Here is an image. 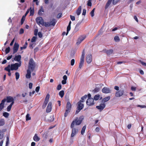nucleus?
<instances>
[{"mask_svg": "<svg viewBox=\"0 0 146 146\" xmlns=\"http://www.w3.org/2000/svg\"><path fill=\"white\" fill-rule=\"evenodd\" d=\"M84 119V117L83 115L81 116L79 118L76 117L71 123L70 127H74L75 125H79L81 124Z\"/></svg>", "mask_w": 146, "mask_h": 146, "instance_id": "f257e3e1", "label": "nucleus"}, {"mask_svg": "<svg viewBox=\"0 0 146 146\" xmlns=\"http://www.w3.org/2000/svg\"><path fill=\"white\" fill-rule=\"evenodd\" d=\"M36 66V64L33 58H31L29 63L28 69L33 71Z\"/></svg>", "mask_w": 146, "mask_h": 146, "instance_id": "f03ea898", "label": "nucleus"}, {"mask_svg": "<svg viewBox=\"0 0 146 146\" xmlns=\"http://www.w3.org/2000/svg\"><path fill=\"white\" fill-rule=\"evenodd\" d=\"M21 66V64H19L18 63L14 64H11V70H17L18 69L19 67L20 66Z\"/></svg>", "mask_w": 146, "mask_h": 146, "instance_id": "7ed1b4c3", "label": "nucleus"}, {"mask_svg": "<svg viewBox=\"0 0 146 146\" xmlns=\"http://www.w3.org/2000/svg\"><path fill=\"white\" fill-rule=\"evenodd\" d=\"M72 129V131L71 135V137H74L78 133V128H74V127H70Z\"/></svg>", "mask_w": 146, "mask_h": 146, "instance_id": "20e7f679", "label": "nucleus"}, {"mask_svg": "<svg viewBox=\"0 0 146 146\" xmlns=\"http://www.w3.org/2000/svg\"><path fill=\"white\" fill-rule=\"evenodd\" d=\"M86 104L90 106L93 105L94 103V99L93 98H88L86 101Z\"/></svg>", "mask_w": 146, "mask_h": 146, "instance_id": "39448f33", "label": "nucleus"}, {"mask_svg": "<svg viewBox=\"0 0 146 146\" xmlns=\"http://www.w3.org/2000/svg\"><path fill=\"white\" fill-rule=\"evenodd\" d=\"M36 21L37 24L39 25H43L44 20L42 17H37L36 19Z\"/></svg>", "mask_w": 146, "mask_h": 146, "instance_id": "423d86ee", "label": "nucleus"}, {"mask_svg": "<svg viewBox=\"0 0 146 146\" xmlns=\"http://www.w3.org/2000/svg\"><path fill=\"white\" fill-rule=\"evenodd\" d=\"M124 93V90L122 89L116 92L115 94V96L116 97H119L122 96Z\"/></svg>", "mask_w": 146, "mask_h": 146, "instance_id": "0eeeda50", "label": "nucleus"}, {"mask_svg": "<svg viewBox=\"0 0 146 146\" xmlns=\"http://www.w3.org/2000/svg\"><path fill=\"white\" fill-rule=\"evenodd\" d=\"M4 99H5L6 101H7V103L11 102V103H13V104H14V99L12 97L10 96H7V97L6 99L5 98Z\"/></svg>", "mask_w": 146, "mask_h": 146, "instance_id": "6e6552de", "label": "nucleus"}, {"mask_svg": "<svg viewBox=\"0 0 146 146\" xmlns=\"http://www.w3.org/2000/svg\"><path fill=\"white\" fill-rule=\"evenodd\" d=\"M19 47V45L18 43L15 42L13 48V53H16L18 50Z\"/></svg>", "mask_w": 146, "mask_h": 146, "instance_id": "1a4fd4ad", "label": "nucleus"}, {"mask_svg": "<svg viewBox=\"0 0 146 146\" xmlns=\"http://www.w3.org/2000/svg\"><path fill=\"white\" fill-rule=\"evenodd\" d=\"M86 60L87 63L88 64L90 63L92 61V55L90 54H88L86 57Z\"/></svg>", "mask_w": 146, "mask_h": 146, "instance_id": "9d476101", "label": "nucleus"}, {"mask_svg": "<svg viewBox=\"0 0 146 146\" xmlns=\"http://www.w3.org/2000/svg\"><path fill=\"white\" fill-rule=\"evenodd\" d=\"M106 105L104 103L101 104L99 106H97L96 108L99 110L100 111H102L105 107Z\"/></svg>", "mask_w": 146, "mask_h": 146, "instance_id": "9b49d317", "label": "nucleus"}, {"mask_svg": "<svg viewBox=\"0 0 146 146\" xmlns=\"http://www.w3.org/2000/svg\"><path fill=\"white\" fill-rule=\"evenodd\" d=\"M21 55H19L15 56L14 58V60L15 61L18 62H19V64H21Z\"/></svg>", "mask_w": 146, "mask_h": 146, "instance_id": "f8f14e48", "label": "nucleus"}, {"mask_svg": "<svg viewBox=\"0 0 146 146\" xmlns=\"http://www.w3.org/2000/svg\"><path fill=\"white\" fill-rule=\"evenodd\" d=\"M52 104L51 102H49L48 105L46 109V112L47 113L50 112L52 109Z\"/></svg>", "mask_w": 146, "mask_h": 146, "instance_id": "ddd939ff", "label": "nucleus"}, {"mask_svg": "<svg viewBox=\"0 0 146 146\" xmlns=\"http://www.w3.org/2000/svg\"><path fill=\"white\" fill-rule=\"evenodd\" d=\"M102 91L103 93L107 94L110 93L111 90L109 88L104 87L102 88Z\"/></svg>", "mask_w": 146, "mask_h": 146, "instance_id": "4468645a", "label": "nucleus"}, {"mask_svg": "<svg viewBox=\"0 0 146 146\" xmlns=\"http://www.w3.org/2000/svg\"><path fill=\"white\" fill-rule=\"evenodd\" d=\"M82 101H80L79 102H78L77 103L78 104V108H79V109H81L82 110L83 108L84 107V105L83 104H82Z\"/></svg>", "mask_w": 146, "mask_h": 146, "instance_id": "2eb2a0df", "label": "nucleus"}, {"mask_svg": "<svg viewBox=\"0 0 146 146\" xmlns=\"http://www.w3.org/2000/svg\"><path fill=\"white\" fill-rule=\"evenodd\" d=\"M6 102L5 99L3 100L0 104V109L2 110L4 107L5 103Z\"/></svg>", "mask_w": 146, "mask_h": 146, "instance_id": "dca6fc26", "label": "nucleus"}, {"mask_svg": "<svg viewBox=\"0 0 146 146\" xmlns=\"http://www.w3.org/2000/svg\"><path fill=\"white\" fill-rule=\"evenodd\" d=\"M26 77L27 79H29L31 77V70L28 69L27 70V73L26 75Z\"/></svg>", "mask_w": 146, "mask_h": 146, "instance_id": "f3484780", "label": "nucleus"}, {"mask_svg": "<svg viewBox=\"0 0 146 146\" xmlns=\"http://www.w3.org/2000/svg\"><path fill=\"white\" fill-rule=\"evenodd\" d=\"M85 38V37H80V38H79L77 42H76V44L77 45L79 44Z\"/></svg>", "mask_w": 146, "mask_h": 146, "instance_id": "a211bd4d", "label": "nucleus"}, {"mask_svg": "<svg viewBox=\"0 0 146 146\" xmlns=\"http://www.w3.org/2000/svg\"><path fill=\"white\" fill-rule=\"evenodd\" d=\"M112 0H108V1L105 6V8L106 9L109 6L111 3Z\"/></svg>", "mask_w": 146, "mask_h": 146, "instance_id": "6ab92c4d", "label": "nucleus"}, {"mask_svg": "<svg viewBox=\"0 0 146 146\" xmlns=\"http://www.w3.org/2000/svg\"><path fill=\"white\" fill-rule=\"evenodd\" d=\"M33 139L34 141L37 142L39 141L40 139L39 137L38 136L37 134H35L33 137Z\"/></svg>", "mask_w": 146, "mask_h": 146, "instance_id": "aec40b11", "label": "nucleus"}, {"mask_svg": "<svg viewBox=\"0 0 146 146\" xmlns=\"http://www.w3.org/2000/svg\"><path fill=\"white\" fill-rule=\"evenodd\" d=\"M49 22H50V26L52 25L53 26H54L55 25L56 22V20L55 19H53L52 20V21H50Z\"/></svg>", "mask_w": 146, "mask_h": 146, "instance_id": "412c9836", "label": "nucleus"}, {"mask_svg": "<svg viewBox=\"0 0 146 146\" xmlns=\"http://www.w3.org/2000/svg\"><path fill=\"white\" fill-rule=\"evenodd\" d=\"M82 9L81 7L80 6L79 7L78 9L76 11V13L78 15H79Z\"/></svg>", "mask_w": 146, "mask_h": 146, "instance_id": "4be33fe9", "label": "nucleus"}, {"mask_svg": "<svg viewBox=\"0 0 146 146\" xmlns=\"http://www.w3.org/2000/svg\"><path fill=\"white\" fill-rule=\"evenodd\" d=\"M85 56V49L82 51V55L80 59V60H84Z\"/></svg>", "mask_w": 146, "mask_h": 146, "instance_id": "5701e85b", "label": "nucleus"}, {"mask_svg": "<svg viewBox=\"0 0 146 146\" xmlns=\"http://www.w3.org/2000/svg\"><path fill=\"white\" fill-rule=\"evenodd\" d=\"M29 11H30V16H33L34 13V9L33 8L32 9V7H31L29 9Z\"/></svg>", "mask_w": 146, "mask_h": 146, "instance_id": "b1692460", "label": "nucleus"}, {"mask_svg": "<svg viewBox=\"0 0 146 146\" xmlns=\"http://www.w3.org/2000/svg\"><path fill=\"white\" fill-rule=\"evenodd\" d=\"M44 9L42 7L41 9L38 11V14L39 15H42V12H44Z\"/></svg>", "mask_w": 146, "mask_h": 146, "instance_id": "393cba45", "label": "nucleus"}, {"mask_svg": "<svg viewBox=\"0 0 146 146\" xmlns=\"http://www.w3.org/2000/svg\"><path fill=\"white\" fill-rule=\"evenodd\" d=\"M113 51L112 49H110L108 50H106V52L108 55H110L113 52Z\"/></svg>", "mask_w": 146, "mask_h": 146, "instance_id": "a878e982", "label": "nucleus"}, {"mask_svg": "<svg viewBox=\"0 0 146 146\" xmlns=\"http://www.w3.org/2000/svg\"><path fill=\"white\" fill-rule=\"evenodd\" d=\"M70 110L71 109H66L64 113V116L65 117H66L67 116L68 113L70 112Z\"/></svg>", "mask_w": 146, "mask_h": 146, "instance_id": "bb28decb", "label": "nucleus"}, {"mask_svg": "<svg viewBox=\"0 0 146 146\" xmlns=\"http://www.w3.org/2000/svg\"><path fill=\"white\" fill-rule=\"evenodd\" d=\"M66 109H71V105L70 102H67L66 107Z\"/></svg>", "mask_w": 146, "mask_h": 146, "instance_id": "cd10ccee", "label": "nucleus"}, {"mask_svg": "<svg viewBox=\"0 0 146 146\" xmlns=\"http://www.w3.org/2000/svg\"><path fill=\"white\" fill-rule=\"evenodd\" d=\"M5 121L4 119H0V126H2L4 125Z\"/></svg>", "mask_w": 146, "mask_h": 146, "instance_id": "c85d7f7f", "label": "nucleus"}, {"mask_svg": "<svg viewBox=\"0 0 146 146\" xmlns=\"http://www.w3.org/2000/svg\"><path fill=\"white\" fill-rule=\"evenodd\" d=\"M86 128V125L84 126L83 127H82V129L81 130V134L82 135H83L84 134Z\"/></svg>", "mask_w": 146, "mask_h": 146, "instance_id": "c756f323", "label": "nucleus"}, {"mask_svg": "<svg viewBox=\"0 0 146 146\" xmlns=\"http://www.w3.org/2000/svg\"><path fill=\"white\" fill-rule=\"evenodd\" d=\"M59 95L61 98H62L64 95V91L62 90L60 91L59 93Z\"/></svg>", "mask_w": 146, "mask_h": 146, "instance_id": "7c9ffc66", "label": "nucleus"}, {"mask_svg": "<svg viewBox=\"0 0 146 146\" xmlns=\"http://www.w3.org/2000/svg\"><path fill=\"white\" fill-rule=\"evenodd\" d=\"M13 103H11L10 105H9L7 108V111H10L11 109V108H12V107L13 106Z\"/></svg>", "mask_w": 146, "mask_h": 146, "instance_id": "2f4dec72", "label": "nucleus"}, {"mask_svg": "<svg viewBox=\"0 0 146 146\" xmlns=\"http://www.w3.org/2000/svg\"><path fill=\"white\" fill-rule=\"evenodd\" d=\"M42 26H44L46 27H48L50 26V22H43V25H42Z\"/></svg>", "mask_w": 146, "mask_h": 146, "instance_id": "473e14b6", "label": "nucleus"}, {"mask_svg": "<svg viewBox=\"0 0 146 146\" xmlns=\"http://www.w3.org/2000/svg\"><path fill=\"white\" fill-rule=\"evenodd\" d=\"M4 70H6L8 72L11 71V66L10 65H9L7 67H6Z\"/></svg>", "mask_w": 146, "mask_h": 146, "instance_id": "72a5a7b5", "label": "nucleus"}, {"mask_svg": "<svg viewBox=\"0 0 146 146\" xmlns=\"http://www.w3.org/2000/svg\"><path fill=\"white\" fill-rule=\"evenodd\" d=\"M110 99V96H107L105 98H104L103 100V101L104 102H106L109 100Z\"/></svg>", "mask_w": 146, "mask_h": 146, "instance_id": "f704fd0d", "label": "nucleus"}, {"mask_svg": "<svg viewBox=\"0 0 146 146\" xmlns=\"http://www.w3.org/2000/svg\"><path fill=\"white\" fill-rule=\"evenodd\" d=\"M84 63V60H80L79 63V67L80 68H81L82 67Z\"/></svg>", "mask_w": 146, "mask_h": 146, "instance_id": "c9c22d12", "label": "nucleus"}, {"mask_svg": "<svg viewBox=\"0 0 146 146\" xmlns=\"http://www.w3.org/2000/svg\"><path fill=\"white\" fill-rule=\"evenodd\" d=\"M9 143V137H7L6 141V143L5 146H8Z\"/></svg>", "mask_w": 146, "mask_h": 146, "instance_id": "e433bc0d", "label": "nucleus"}, {"mask_svg": "<svg viewBox=\"0 0 146 146\" xmlns=\"http://www.w3.org/2000/svg\"><path fill=\"white\" fill-rule=\"evenodd\" d=\"M87 95H85L84 96L82 97L81 98V100L80 101H82V102H84V99H86L87 98Z\"/></svg>", "mask_w": 146, "mask_h": 146, "instance_id": "4c0bfd02", "label": "nucleus"}, {"mask_svg": "<svg viewBox=\"0 0 146 146\" xmlns=\"http://www.w3.org/2000/svg\"><path fill=\"white\" fill-rule=\"evenodd\" d=\"M48 102L44 101L42 105V108L44 109L46 107Z\"/></svg>", "mask_w": 146, "mask_h": 146, "instance_id": "58836bf2", "label": "nucleus"}, {"mask_svg": "<svg viewBox=\"0 0 146 146\" xmlns=\"http://www.w3.org/2000/svg\"><path fill=\"white\" fill-rule=\"evenodd\" d=\"M100 96L99 94L96 95L94 97L93 99L95 100H98L100 98Z\"/></svg>", "mask_w": 146, "mask_h": 146, "instance_id": "ea45409f", "label": "nucleus"}, {"mask_svg": "<svg viewBox=\"0 0 146 146\" xmlns=\"http://www.w3.org/2000/svg\"><path fill=\"white\" fill-rule=\"evenodd\" d=\"M31 117H30V115L29 114H27L26 117V121H28L31 119Z\"/></svg>", "mask_w": 146, "mask_h": 146, "instance_id": "a19ab883", "label": "nucleus"}, {"mask_svg": "<svg viewBox=\"0 0 146 146\" xmlns=\"http://www.w3.org/2000/svg\"><path fill=\"white\" fill-rule=\"evenodd\" d=\"M100 90L99 88H96L94 90H92V92L94 93H96L98 92Z\"/></svg>", "mask_w": 146, "mask_h": 146, "instance_id": "79ce46f5", "label": "nucleus"}, {"mask_svg": "<svg viewBox=\"0 0 146 146\" xmlns=\"http://www.w3.org/2000/svg\"><path fill=\"white\" fill-rule=\"evenodd\" d=\"M120 0H113L112 4L113 5H116Z\"/></svg>", "mask_w": 146, "mask_h": 146, "instance_id": "37998d69", "label": "nucleus"}, {"mask_svg": "<svg viewBox=\"0 0 146 146\" xmlns=\"http://www.w3.org/2000/svg\"><path fill=\"white\" fill-rule=\"evenodd\" d=\"M3 115L5 117L7 118L9 115V114L7 112H4L3 113Z\"/></svg>", "mask_w": 146, "mask_h": 146, "instance_id": "c03bdc74", "label": "nucleus"}, {"mask_svg": "<svg viewBox=\"0 0 146 146\" xmlns=\"http://www.w3.org/2000/svg\"><path fill=\"white\" fill-rule=\"evenodd\" d=\"M114 39L115 41L117 42H119L120 41V39L118 36H115L114 38Z\"/></svg>", "mask_w": 146, "mask_h": 146, "instance_id": "a18cd8bd", "label": "nucleus"}, {"mask_svg": "<svg viewBox=\"0 0 146 146\" xmlns=\"http://www.w3.org/2000/svg\"><path fill=\"white\" fill-rule=\"evenodd\" d=\"M50 98V95L49 94H47L45 100V101L48 102Z\"/></svg>", "mask_w": 146, "mask_h": 146, "instance_id": "49530a36", "label": "nucleus"}, {"mask_svg": "<svg viewBox=\"0 0 146 146\" xmlns=\"http://www.w3.org/2000/svg\"><path fill=\"white\" fill-rule=\"evenodd\" d=\"M95 10V8H94L91 11L90 13V14L91 16L92 17H93V16H94V12Z\"/></svg>", "mask_w": 146, "mask_h": 146, "instance_id": "de8ad7c7", "label": "nucleus"}, {"mask_svg": "<svg viewBox=\"0 0 146 146\" xmlns=\"http://www.w3.org/2000/svg\"><path fill=\"white\" fill-rule=\"evenodd\" d=\"M15 75L16 76V80H18L20 76L18 72H16L15 73Z\"/></svg>", "mask_w": 146, "mask_h": 146, "instance_id": "09e8293b", "label": "nucleus"}, {"mask_svg": "<svg viewBox=\"0 0 146 146\" xmlns=\"http://www.w3.org/2000/svg\"><path fill=\"white\" fill-rule=\"evenodd\" d=\"M10 51V48L9 47H8L6 48L5 50V54H7L9 53Z\"/></svg>", "mask_w": 146, "mask_h": 146, "instance_id": "8fccbe9b", "label": "nucleus"}, {"mask_svg": "<svg viewBox=\"0 0 146 146\" xmlns=\"http://www.w3.org/2000/svg\"><path fill=\"white\" fill-rule=\"evenodd\" d=\"M71 29V26L68 25L67 28V32L66 33V35H67L69 31Z\"/></svg>", "mask_w": 146, "mask_h": 146, "instance_id": "3c124183", "label": "nucleus"}, {"mask_svg": "<svg viewBox=\"0 0 146 146\" xmlns=\"http://www.w3.org/2000/svg\"><path fill=\"white\" fill-rule=\"evenodd\" d=\"M92 0H88L87 2V5L91 7L92 4L91 3Z\"/></svg>", "mask_w": 146, "mask_h": 146, "instance_id": "603ef678", "label": "nucleus"}, {"mask_svg": "<svg viewBox=\"0 0 146 146\" xmlns=\"http://www.w3.org/2000/svg\"><path fill=\"white\" fill-rule=\"evenodd\" d=\"M62 88L61 85L60 84H58L56 88V89L58 90H60Z\"/></svg>", "mask_w": 146, "mask_h": 146, "instance_id": "864d4df0", "label": "nucleus"}, {"mask_svg": "<svg viewBox=\"0 0 146 146\" xmlns=\"http://www.w3.org/2000/svg\"><path fill=\"white\" fill-rule=\"evenodd\" d=\"M25 17V16L24 15L23 16L22 18V19H21V25L23 24L24 22V21L25 20V19L24 18V17Z\"/></svg>", "mask_w": 146, "mask_h": 146, "instance_id": "5fc2aeb1", "label": "nucleus"}, {"mask_svg": "<svg viewBox=\"0 0 146 146\" xmlns=\"http://www.w3.org/2000/svg\"><path fill=\"white\" fill-rule=\"evenodd\" d=\"M38 33V29H35L34 30V35L36 36L37 35V33Z\"/></svg>", "mask_w": 146, "mask_h": 146, "instance_id": "6e6d98bb", "label": "nucleus"}, {"mask_svg": "<svg viewBox=\"0 0 146 146\" xmlns=\"http://www.w3.org/2000/svg\"><path fill=\"white\" fill-rule=\"evenodd\" d=\"M75 60L74 59H72L71 61V65L72 66H73L74 64Z\"/></svg>", "mask_w": 146, "mask_h": 146, "instance_id": "4d7b16f0", "label": "nucleus"}, {"mask_svg": "<svg viewBox=\"0 0 146 146\" xmlns=\"http://www.w3.org/2000/svg\"><path fill=\"white\" fill-rule=\"evenodd\" d=\"M36 37L35 36H33L31 40V42H33L36 41Z\"/></svg>", "mask_w": 146, "mask_h": 146, "instance_id": "13d9d810", "label": "nucleus"}, {"mask_svg": "<svg viewBox=\"0 0 146 146\" xmlns=\"http://www.w3.org/2000/svg\"><path fill=\"white\" fill-rule=\"evenodd\" d=\"M137 107H140V108H146V106L145 105H138L137 106Z\"/></svg>", "mask_w": 146, "mask_h": 146, "instance_id": "bf43d9fd", "label": "nucleus"}, {"mask_svg": "<svg viewBox=\"0 0 146 146\" xmlns=\"http://www.w3.org/2000/svg\"><path fill=\"white\" fill-rule=\"evenodd\" d=\"M70 19L72 21H74L75 20V18L74 16H73L72 15L70 16Z\"/></svg>", "mask_w": 146, "mask_h": 146, "instance_id": "052dcab7", "label": "nucleus"}, {"mask_svg": "<svg viewBox=\"0 0 146 146\" xmlns=\"http://www.w3.org/2000/svg\"><path fill=\"white\" fill-rule=\"evenodd\" d=\"M62 13H59L57 15V18L58 19H59L60 18L62 17Z\"/></svg>", "mask_w": 146, "mask_h": 146, "instance_id": "680f3d73", "label": "nucleus"}, {"mask_svg": "<svg viewBox=\"0 0 146 146\" xmlns=\"http://www.w3.org/2000/svg\"><path fill=\"white\" fill-rule=\"evenodd\" d=\"M38 36L40 38H42V34L41 32H39L38 33Z\"/></svg>", "mask_w": 146, "mask_h": 146, "instance_id": "e2e57ef3", "label": "nucleus"}, {"mask_svg": "<svg viewBox=\"0 0 146 146\" xmlns=\"http://www.w3.org/2000/svg\"><path fill=\"white\" fill-rule=\"evenodd\" d=\"M86 10L85 9H84L83 10V12L82 13V15H86Z\"/></svg>", "mask_w": 146, "mask_h": 146, "instance_id": "0e129e2a", "label": "nucleus"}, {"mask_svg": "<svg viewBox=\"0 0 146 146\" xmlns=\"http://www.w3.org/2000/svg\"><path fill=\"white\" fill-rule=\"evenodd\" d=\"M81 110H82L81 109H79V108H77V110L76 111V113L77 114Z\"/></svg>", "mask_w": 146, "mask_h": 146, "instance_id": "69168bd1", "label": "nucleus"}, {"mask_svg": "<svg viewBox=\"0 0 146 146\" xmlns=\"http://www.w3.org/2000/svg\"><path fill=\"white\" fill-rule=\"evenodd\" d=\"M27 45H28V43L27 42H25V44L23 46L24 48H25V49L27 48Z\"/></svg>", "mask_w": 146, "mask_h": 146, "instance_id": "338daca9", "label": "nucleus"}, {"mask_svg": "<svg viewBox=\"0 0 146 146\" xmlns=\"http://www.w3.org/2000/svg\"><path fill=\"white\" fill-rule=\"evenodd\" d=\"M40 87L39 86L37 87L35 89V91L36 92H38L40 90Z\"/></svg>", "mask_w": 146, "mask_h": 146, "instance_id": "774afa93", "label": "nucleus"}]
</instances>
